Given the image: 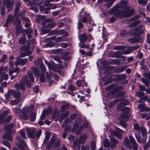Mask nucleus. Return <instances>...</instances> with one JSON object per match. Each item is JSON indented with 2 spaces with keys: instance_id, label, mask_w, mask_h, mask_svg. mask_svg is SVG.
Listing matches in <instances>:
<instances>
[{
  "instance_id": "nucleus-1",
  "label": "nucleus",
  "mask_w": 150,
  "mask_h": 150,
  "mask_svg": "<svg viewBox=\"0 0 150 150\" xmlns=\"http://www.w3.org/2000/svg\"><path fill=\"white\" fill-rule=\"evenodd\" d=\"M127 1H121L117 4L111 8L109 13L111 14H114L120 18L130 16L134 13L133 9H130L128 6Z\"/></svg>"
},
{
  "instance_id": "nucleus-2",
  "label": "nucleus",
  "mask_w": 150,
  "mask_h": 150,
  "mask_svg": "<svg viewBox=\"0 0 150 150\" xmlns=\"http://www.w3.org/2000/svg\"><path fill=\"white\" fill-rule=\"evenodd\" d=\"M27 74L28 75L23 76L22 81H20L19 83H16L15 85L16 88L18 89H21L23 90L24 89L25 85H26L28 87H30L31 86L30 81L32 82L34 81V77L30 71L27 72Z\"/></svg>"
},
{
  "instance_id": "nucleus-3",
  "label": "nucleus",
  "mask_w": 150,
  "mask_h": 150,
  "mask_svg": "<svg viewBox=\"0 0 150 150\" xmlns=\"http://www.w3.org/2000/svg\"><path fill=\"white\" fill-rule=\"evenodd\" d=\"M14 125L13 124H10L5 127L6 132L2 136V137L5 139L11 141L12 140V138L11 135L12 133L15 132L13 129Z\"/></svg>"
},
{
  "instance_id": "nucleus-4",
  "label": "nucleus",
  "mask_w": 150,
  "mask_h": 150,
  "mask_svg": "<svg viewBox=\"0 0 150 150\" xmlns=\"http://www.w3.org/2000/svg\"><path fill=\"white\" fill-rule=\"evenodd\" d=\"M16 144L17 146L22 150H28L26 143L20 136L16 138Z\"/></svg>"
},
{
  "instance_id": "nucleus-5",
  "label": "nucleus",
  "mask_w": 150,
  "mask_h": 150,
  "mask_svg": "<svg viewBox=\"0 0 150 150\" xmlns=\"http://www.w3.org/2000/svg\"><path fill=\"white\" fill-rule=\"evenodd\" d=\"M87 138V135L83 134L79 137V141H75L73 144V147L75 150H80V146L81 144L83 143L86 140Z\"/></svg>"
},
{
  "instance_id": "nucleus-6",
  "label": "nucleus",
  "mask_w": 150,
  "mask_h": 150,
  "mask_svg": "<svg viewBox=\"0 0 150 150\" xmlns=\"http://www.w3.org/2000/svg\"><path fill=\"white\" fill-rule=\"evenodd\" d=\"M143 27V26L142 25H139L137 28L131 30L129 31V34H133L135 35L136 34L139 35L143 33H144L143 30L141 29Z\"/></svg>"
},
{
  "instance_id": "nucleus-7",
  "label": "nucleus",
  "mask_w": 150,
  "mask_h": 150,
  "mask_svg": "<svg viewBox=\"0 0 150 150\" xmlns=\"http://www.w3.org/2000/svg\"><path fill=\"white\" fill-rule=\"evenodd\" d=\"M124 110H126V112H123L121 114L119 117L120 120H122L125 121H127L129 119V117L130 116L128 113L129 110L128 108L127 107H125L123 108Z\"/></svg>"
},
{
  "instance_id": "nucleus-8",
  "label": "nucleus",
  "mask_w": 150,
  "mask_h": 150,
  "mask_svg": "<svg viewBox=\"0 0 150 150\" xmlns=\"http://www.w3.org/2000/svg\"><path fill=\"white\" fill-rule=\"evenodd\" d=\"M41 21H42H42L50 22L53 21V20L52 18H46V16L45 15H38L36 18V22L38 23H39Z\"/></svg>"
},
{
  "instance_id": "nucleus-9",
  "label": "nucleus",
  "mask_w": 150,
  "mask_h": 150,
  "mask_svg": "<svg viewBox=\"0 0 150 150\" xmlns=\"http://www.w3.org/2000/svg\"><path fill=\"white\" fill-rule=\"evenodd\" d=\"M134 36V37L130 38L128 40V41L132 43H139L142 41V38L139 35L136 34L135 35L133 34H131Z\"/></svg>"
},
{
  "instance_id": "nucleus-10",
  "label": "nucleus",
  "mask_w": 150,
  "mask_h": 150,
  "mask_svg": "<svg viewBox=\"0 0 150 150\" xmlns=\"http://www.w3.org/2000/svg\"><path fill=\"white\" fill-rule=\"evenodd\" d=\"M126 76L125 74H122L115 76V79L118 81L120 80L122 81V83L123 84H127L128 81L126 80Z\"/></svg>"
},
{
  "instance_id": "nucleus-11",
  "label": "nucleus",
  "mask_w": 150,
  "mask_h": 150,
  "mask_svg": "<svg viewBox=\"0 0 150 150\" xmlns=\"http://www.w3.org/2000/svg\"><path fill=\"white\" fill-rule=\"evenodd\" d=\"M111 89L114 90L115 92H117L119 91L124 89L123 86H121L115 87V85L112 84L108 86L106 88V90L108 91Z\"/></svg>"
},
{
  "instance_id": "nucleus-12",
  "label": "nucleus",
  "mask_w": 150,
  "mask_h": 150,
  "mask_svg": "<svg viewBox=\"0 0 150 150\" xmlns=\"http://www.w3.org/2000/svg\"><path fill=\"white\" fill-rule=\"evenodd\" d=\"M53 21L50 22H42V26L45 28H52L57 25L56 23L52 22Z\"/></svg>"
},
{
  "instance_id": "nucleus-13",
  "label": "nucleus",
  "mask_w": 150,
  "mask_h": 150,
  "mask_svg": "<svg viewBox=\"0 0 150 150\" xmlns=\"http://www.w3.org/2000/svg\"><path fill=\"white\" fill-rule=\"evenodd\" d=\"M36 131L34 129H26L27 134L30 138H35Z\"/></svg>"
},
{
  "instance_id": "nucleus-14",
  "label": "nucleus",
  "mask_w": 150,
  "mask_h": 150,
  "mask_svg": "<svg viewBox=\"0 0 150 150\" xmlns=\"http://www.w3.org/2000/svg\"><path fill=\"white\" fill-rule=\"evenodd\" d=\"M129 137L130 143L132 146V148L134 150H137V145L135 139L132 136L130 135H129Z\"/></svg>"
},
{
  "instance_id": "nucleus-15",
  "label": "nucleus",
  "mask_w": 150,
  "mask_h": 150,
  "mask_svg": "<svg viewBox=\"0 0 150 150\" xmlns=\"http://www.w3.org/2000/svg\"><path fill=\"white\" fill-rule=\"evenodd\" d=\"M59 113V110L55 109L52 114V118L54 119L55 122L57 121L58 120Z\"/></svg>"
},
{
  "instance_id": "nucleus-16",
  "label": "nucleus",
  "mask_w": 150,
  "mask_h": 150,
  "mask_svg": "<svg viewBox=\"0 0 150 150\" xmlns=\"http://www.w3.org/2000/svg\"><path fill=\"white\" fill-rule=\"evenodd\" d=\"M116 129L117 131L120 134H117L113 131L110 130V132L112 134L117 137L118 138L120 139L122 137L121 134H123L124 131L122 130L121 129L118 128H117Z\"/></svg>"
},
{
  "instance_id": "nucleus-17",
  "label": "nucleus",
  "mask_w": 150,
  "mask_h": 150,
  "mask_svg": "<svg viewBox=\"0 0 150 150\" xmlns=\"http://www.w3.org/2000/svg\"><path fill=\"white\" fill-rule=\"evenodd\" d=\"M56 140H57L56 136L55 135L53 136L51 138L50 142H48L47 143L46 146V148L48 149H50L55 142Z\"/></svg>"
},
{
  "instance_id": "nucleus-18",
  "label": "nucleus",
  "mask_w": 150,
  "mask_h": 150,
  "mask_svg": "<svg viewBox=\"0 0 150 150\" xmlns=\"http://www.w3.org/2000/svg\"><path fill=\"white\" fill-rule=\"evenodd\" d=\"M122 54V53L119 51L110 52L109 53V56L112 57L119 58Z\"/></svg>"
},
{
  "instance_id": "nucleus-19",
  "label": "nucleus",
  "mask_w": 150,
  "mask_h": 150,
  "mask_svg": "<svg viewBox=\"0 0 150 150\" xmlns=\"http://www.w3.org/2000/svg\"><path fill=\"white\" fill-rule=\"evenodd\" d=\"M33 33L32 30L31 29H27L24 30L22 33L24 35H25L27 34V37L29 39H30L31 38L32 35L31 34Z\"/></svg>"
},
{
  "instance_id": "nucleus-20",
  "label": "nucleus",
  "mask_w": 150,
  "mask_h": 150,
  "mask_svg": "<svg viewBox=\"0 0 150 150\" xmlns=\"http://www.w3.org/2000/svg\"><path fill=\"white\" fill-rule=\"evenodd\" d=\"M141 132L143 137L142 139V142L144 144L146 142L147 138V136L146 135V129L144 128L142 129L141 130Z\"/></svg>"
},
{
  "instance_id": "nucleus-21",
  "label": "nucleus",
  "mask_w": 150,
  "mask_h": 150,
  "mask_svg": "<svg viewBox=\"0 0 150 150\" xmlns=\"http://www.w3.org/2000/svg\"><path fill=\"white\" fill-rule=\"evenodd\" d=\"M69 111H67L66 112L61 114L59 118V121L60 122H62L65 117H68L69 115Z\"/></svg>"
},
{
  "instance_id": "nucleus-22",
  "label": "nucleus",
  "mask_w": 150,
  "mask_h": 150,
  "mask_svg": "<svg viewBox=\"0 0 150 150\" xmlns=\"http://www.w3.org/2000/svg\"><path fill=\"white\" fill-rule=\"evenodd\" d=\"M87 35L85 33H83L79 37V40L81 43L84 44L87 40Z\"/></svg>"
},
{
  "instance_id": "nucleus-23",
  "label": "nucleus",
  "mask_w": 150,
  "mask_h": 150,
  "mask_svg": "<svg viewBox=\"0 0 150 150\" xmlns=\"http://www.w3.org/2000/svg\"><path fill=\"white\" fill-rule=\"evenodd\" d=\"M123 144L126 147H129V148H132V146L131 143L129 142L127 137H126L124 138Z\"/></svg>"
},
{
  "instance_id": "nucleus-24",
  "label": "nucleus",
  "mask_w": 150,
  "mask_h": 150,
  "mask_svg": "<svg viewBox=\"0 0 150 150\" xmlns=\"http://www.w3.org/2000/svg\"><path fill=\"white\" fill-rule=\"evenodd\" d=\"M123 144L126 147H129V148H132V146L131 143L129 142L127 137H126L124 138Z\"/></svg>"
},
{
  "instance_id": "nucleus-25",
  "label": "nucleus",
  "mask_w": 150,
  "mask_h": 150,
  "mask_svg": "<svg viewBox=\"0 0 150 150\" xmlns=\"http://www.w3.org/2000/svg\"><path fill=\"white\" fill-rule=\"evenodd\" d=\"M22 112L23 116L21 117V118L24 120H27L28 118V116L27 115V113L28 111L26 110V108H23L22 109Z\"/></svg>"
},
{
  "instance_id": "nucleus-26",
  "label": "nucleus",
  "mask_w": 150,
  "mask_h": 150,
  "mask_svg": "<svg viewBox=\"0 0 150 150\" xmlns=\"http://www.w3.org/2000/svg\"><path fill=\"white\" fill-rule=\"evenodd\" d=\"M111 147L112 149H114L116 146V144L118 143L117 141L114 138L112 137L110 139Z\"/></svg>"
},
{
  "instance_id": "nucleus-27",
  "label": "nucleus",
  "mask_w": 150,
  "mask_h": 150,
  "mask_svg": "<svg viewBox=\"0 0 150 150\" xmlns=\"http://www.w3.org/2000/svg\"><path fill=\"white\" fill-rule=\"evenodd\" d=\"M5 72H3L1 74H0V82L1 83L4 80H7L8 79V76L7 74H5Z\"/></svg>"
},
{
  "instance_id": "nucleus-28",
  "label": "nucleus",
  "mask_w": 150,
  "mask_h": 150,
  "mask_svg": "<svg viewBox=\"0 0 150 150\" xmlns=\"http://www.w3.org/2000/svg\"><path fill=\"white\" fill-rule=\"evenodd\" d=\"M13 5V2L11 1H8L6 3V8L8 9V12L11 11L12 8V6Z\"/></svg>"
},
{
  "instance_id": "nucleus-29",
  "label": "nucleus",
  "mask_w": 150,
  "mask_h": 150,
  "mask_svg": "<svg viewBox=\"0 0 150 150\" xmlns=\"http://www.w3.org/2000/svg\"><path fill=\"white\" fill-rule=\"evenodd\" d=\"M11 93L15 98L19 97L21 96V94L17 90H11L10 91Z\"/></svg>"
},
{
  "instance_id": "nucleus-30",
  "label": "nucleus",
  "mask_w": 150,
  "mask_h": 150,
  "mask_svg": "<svg viewBox=\"0 0 150 150\" xmlns=\"http://www.w3.org/2000/svg\"><path fill=\"white\" fill-rule=\"evenodd\" d=\"M88 125V123L87 122H85L80 127L77 131V133L81 132L84 128H86Z\"/></svg>"
},
{
  "instance_id": "nucleus-31",
  "label": "nucleus",
  "mask_w": 150,
  "mask_h": 150,
  "mask_svg": "<svg viewBox=\"0 0 150 150\" xmlns=\"http://www.w3.org/2000/svg\"><path fill=\"white\" fill-rule=\"evenodd\" d=\"M128 67V66L127 65H126L123 67H118L116 69V72L117 73L122 72L123 71H124L126 68Z\"/></svg>"
},
{
  "instance_id": "nucleus-32",
  "label": "nucleus",
  "mask_w": 150,
  "mask_h": 150,
  "mask_svg": "<svg viewBox=\"0 0 150 150\" xmlns=\"http://www.w3.org/2000/svg\"><path fill=\"white\" fill-rule=\"evenodd\" d=\"M85 16L82 19V21L83 23H86L87 20L89 21L91 20V17L89 16L88 13H85Z\"/></svg>"
},
{
  "instance_id": "nucleus-33",
  "label": "nucleus",
  "mask_w": 150,
  "mask_h": 150,
  "mask_svg": "<svg viewBox=\"0 0 150 150\" xmlns=\"http://www.w3.org/2000/svg\"><path fill=\"white\" fill-rule=\"evenodd\" d=\"M43 2L42 0H32V6L33 5L36 6H39Z\"/></svg>"
},
{
  "instance_id": "nucleus-34",
  "label": "nucleus",
  "mask_w": 150,
  "mask_h": 150,
  "mask_svg": "<svg viewBox=\"0 0 150 150\" xmlns=\"http://www.w3.org/2000/svg\"><path fill=\"white\" fill-rule=\"evenodd\" d=\"M8 114V111L7 110L3 112V113L0 115V125L2 123L4 118Z\"/></svg>"
},
{
  "instance_id": "nucleus-35",
  "label": "nucleus",
  "mask_w": 150,
  "mask_h": 150,
  "mask_svg": "<svg viewBox=\"0 0 150 150\" xmlns=\"http://www.w3.org/2000/svg\"><path fill=\"white\" fill-rule=\"evenodd\" d=\"M69 52H68L66 51L63 53L62 54V58L64 60L67 61L69 59Z\"/></svg>"
},
{
  "instance_id": "nucleus-36",
  "label": "nucleus",
  "mask_w": 150,
  "mask_h": 150,
  "mask_svg": "<svg viewBox=\"0 0 150 150\" xmlns=\"http://www.w3.org/2000/svg\"><path fill=\"white\" fill-rule=\"evenodd\" d=\"M32 54V52L27 50H25L24 52H22L21 53L20 57H25L26 56H28Z\"/></svg>"
},
{
  "instance_id": "nucleus-37",
  "label": "nucleus",
  "mask_w": 150,
  "mask_h": 150,
  "mask_svg": "<svg viewBox=\"0 0 150 150\" xmlns=\"http://www.w3.org/2000/svg\"><path fill=\"white\" fill-rule=\"evenodd\" d=\"M115 0H104V1L105 3H108L105 5L107 8L111 7L113 4Z\"/></svg>"
},
{
  "instance_id": "nucleus-38",
  "label": "nucleus",
  "mask_w": 150,
  "mask_h": 150,
  "mask_svg": "<svg viewBox=\"0 0 150 150\" xmlns=\"http://www.w3.org/2000/svg\"><path fill=\"white\" fill-rule=\"evenodd\" d=\"M141 22V20L136 21L134 22H133L129 24L128 26L129 27L131 28L134 27L139 24Z\"/></svg>"
},
{
  "instance_id": "nucleus-39",
  "label": "nucleus",
  "mask_w": 150,
  "mask_h": 150,
  "mask_svg": "<svg viewBox=\"0 0 150 150\" xmlns=\"http://www.w3.org/2000/svg\"><path fill=\"white\" fill-rule=\"evenodd\" d=\"M31 70L35 76L39 75V70L37 67H33L31 68Z\"/></svg>"
},
{
  "instance_id": "nucleus-40",
  "label": "nucleus",
  "mask_w": 150,
  "mask_h": 150,
  "mask_svg": "<svg viewBox=\"0 0 150 150\" xmlns=\"http://www.w3.org/2000/svg\"><path fill=\"white\" fill-rule=\"evenodd\" d=\"M67 39H64L63 38V36H61L57 37L56 38L55 40V42H58L61 41H67Z\"/></svg>"
},
{
  "instance_id": "nucleus-41",
  "label": "nucleus",
  "mask_w": 150,
  "mask_h": 150,
  "mask_svg": "<svg viewBox=\"0 0 150 150\" xmlns=\"http://www.w3.org/2000/svg\"><path fill=\"white\" fill-rule=\"evenodd\" d=\"M36 115L35 113L34 112L31 113L29 116L30 120L32 122L35 121L36 119Z\"/></svg>"
},
{
  "instance_id": "nucleus-42",
  "label": "nucleus",
  "mask_w": 150,
  "mask_h": 150,
  "mask_svg": "<svg viewBox=\"0 0 150 150\" xmlns=\"http://www.w3.org/2000/svg\"><path fill=\"white\" fill-rule=\"evenodd\" d=\"M26 40L25 35H24L19 40V43L20 44H23L25 43Z\"/></svg>"
},
{
  "instance_id": "nucleus-43",
  "label": "nucleus",
  "mask_w": 150,
  "mask_h": 150,
  "mask_svg": "<svg viewBox=\"0 0 150 150\" xmlns=\"http://www.w3.org/2000/svg\"><path fill=\"white\" fill-rule=\"evenodd\" d=\"M68 104L67 103H65L62 106L61 109V111L62 112H64L66 109L68 108Z\"/></svg>"
},
{
  "instance_id": "nucleus-44",
  "label": "nucleus",
  "mask_w": 150,
  "mask_h": 150,
  "mask_svg": "<svg viewBox=\"0 0 150 150\" xmlns=\"http://www.w3.org/2000/svg\"><path fill=\"white\" fill-rule=\"evenodd\" d=\"M141 81L146 86L148 87L149 86V83L147 79L145 78H143L142 79Z\"/></svg>"
},
{
  "instance_id": "nucleus-45",
  "label": "nucleus",
  "mask_w": 150,
  "mask_h": 150,
  "mask_svg": "<svg viewBox=\"0 0 150 150\" xmlns=\"http://www.w3.org/2000/svg\"><path fill=\"white\" fill-rule=\"evenodd\" d=\"M52 111V109L50 107H49L48 109L45 110L44 111V113L47 115H50Z\"/></svg>"
},
{
  "instance_id": "nucleus-46",
  "label": "nucleus",
  "mask_w": 150,
  "mask_h": 150,
  "mask_svg": "<svg viewBox=\"0 0 150 150\" xmlns=\"http://www.w3.org/2000/svg\"><path fill=\"white\" fill-rule=\"evenodd\" d=\"M134 129L137 131L138 133L140 132V127L138 124L136 123L134 125Z\"/></svg>"
},
{
  "instance_id": "nucleus-47",
  "label": "nucleus",
  "mask_w": 150,
  "mask_h": 150,
  "mask_svg": "<svg viewBox=\"0 0 150 150\" xmlns=\"http://www.w3.org/2000/svg\"><path fill=\"white\" fill-rule=\"evenodd\" d=\"M63 68V67L61 65H59L58 67H56L55 68V71L56 72H58L61 75H62L61 74V69H62Z\"/></svg>"
},
{
  "instance_id": "nucleus-48",
  "label": "nucleus",
  "mask_w": 150,
  "mask_h": 150,
  "mask_svg": "<svg viewBox=\"0 0 150 150\" xmlns=\"http://www.w3.org/2000/svg\"><path fill=\"white\" fill-rule=\"evenodd\" d=\"M111 62L112 64L116 65H119L121 62V60L116 59H112Z\"/></svg>"
},
{
  "instance_id": "nucleus-49",
  "label": "nucleus",
  "mask_w": 150,
  "mask_h": 150,
  "mask_svg": "<svg viewBox=\"0 0 150 150\" xmlns=\"http://www.w3.org/2000/svg\"><path fill=\"white\" fill-rule=\"evenodd\" d=\"M18 59L19 63L22 65H25L27 61V59L25 58L23 59Z\"/></svg>"
},
{
  "instance_id": "nucleus-50",
  "label": "nucleus",
  "mask_w": 150,
  "mask_h": 150,
  "mask_svg": "<svg viewBox=\"0 0 150 150\" xmlns=\"http://www.w3.org/2000/svg\"><path fill=\"white\" fill-rule=\"evenodd\" d=\"M7 20L9 22H10V23H13L14 21V19L13 18V16L11 14L9 15L7 19Z\"/></svg>"
},
{
  "instance_id": "nucleus-51",
  "label": "nucleus",
  "mask_w": 150,
  "mask_h": 150,
  "mask_svg": "<svg viewBox=\"0 0 150 150\" xmlns=\"http://www.w3.org/2000/svg\"><path fill=\"white\" fill-rule=\"evenodd\" d=\"M132 52L131 50L130 49V48L129 47L127 50H125L122 52H121L122 54H130Z\"/></svg>"
},
{
  "instance_id": "nucleus-52",
  "label": "nucleus",
  "mask_w": 150,
  "mask_h": 150,
  "mask_svg": "<svg viewBox=\"0 0 150 150\" xmlns=\"http://www.w3.org/2000/svg\"><path fill=\"white\" fill-rule=\"evenodd\" d=\"M118 101V100L117 99L111 102L109 105V108H111L115 105Z\"/></svg>"
},
{
  "instance_id": "nucleus-53",
  "label": "nucleus",
  "mask_w": 150,
  "mask_h": 150,
  "mask_svg": "<svg viewBox=\"0 0 150 150\" xmlns=\"http://www.w3.org/2000/svg\"><path fill=\"white\" fill-rule=\"evenodd\" d=\"M45 28V27H44L43 26L42 28L41 33L42 35L47 34L49 32V30L48 29H43Z\"/></svg>"
},
{
  "instance_id": "nucleus-54",
  "label": "nucleus",
  "mask_w": 150,
  "mask_h": 150,
  "mask_svg": "<svg viewBox=\"0 0 150 150\" xmlns=\"http://www.w3.org/2000/svg\"><path fill=\"white\" fill-rule=\"evenodd\" d=\"M60 145V141L58 139L57 140H56L55 142L53 145L54 147H57L59 146Z\"/></svg>"
},
{
  "instance_id": "nucleus-55",
  "label": "nucleus",
  "mask_w": 150,
  "mask_h": 150,
  "mask_svg": "<svg viewBox=\"0 0 150 150\" xmlns=\"http://www.w3.org/2000/svg\"><path fill=\"white\" fill-rule=\"evenodd\" d=\"M91 150H95L96 147L95 143L94 142H92L90 145Z\"/></svg>"
},
{
  "instance_id": "nucleus-56",
  "label": "nucleus",
  "mask_w": 150,
  "mask_h": 150,
  "mask_svg": "<svg viewBox=\"0 0 150 150\" xmlns=\"http://www.w3.org/2000/svg\"><path fill=\"white\" fill-rule=\"evenodd\" d=\"M20 102V100L19 99H16L12 100L11 102V104L12 106L14 105H16L18 104Z\"/></svg>"
},
{
  "instance_id": "nucleus-57",
  "label": "nucleus",
  "mask_w": 150,
  "mask_h": 150,
  "mask_svg": "<svg viewBox=\"0 0 150 150\" xmlns=\"http://www.w3.org/2000/svg\"><path fill=\"white\" fill-rule=\"evenodd\" d=\"M138 2L139 4L145 5L147 3V0H138Z\"/></svg>"
},
{
  "instance_id": "nucleus-58",
  "label": "nucleus",
  "mask_w": 150,
  "mask_h": 150,
  "mask_svg": "<svg viewBox=\"0 0 150 150\" xmlns=\"http://www.w3.org/2000/svg\"><path fill=\"white\" fill-rule=\"evenodd\" d=\"M136 95L139 98H141L144 96L145 93L143 92H138L136 93Z\"/></svg>"
},
{
  "instance_id": "nucleus-59",
  "label": "nucleus",
  "mask_w": 150,
  "mask_h": 150,
  "mask_svg": "<svg viewBox=\"0 0 150 150\" xmlns=\"http://www.w3.org/2000/svg\"><path fill=\"white\" fill-rule=\"evenodd\" d=\"M121 104H122L124 105H127L129 104V102L128 100L126 99L121 100L120 101Z\"/></svg>"
},
{
  "instance_id": "nucleus-60",
  "label": "nucleus",
  "mask_w": 150,
  "mask_h": 150,
  "mask_svg": "<svg viewBox=\"0 0 150 150\" xmlns=\"http://www.w3.org/2000/svg\"><path fill=\"white\" fill-rule=\"evenodd\" d=\"M120 124L123 127L125 128L127 126V125L125 122L123 120L122 121V120H120Z\"/></svg>"
},
{
  "instance_id": "nucleus-61",
  "label": "nucleus",
  "mask_w": 150,
  "mask_h": 150,
  "mask_svg": "<svg viewBox=\"0 0 150 150\" xmlns=\"http://www.w3.org/2000/svg\"><path fill=\"white\" fill-rule=\"evenodd\" d=\"M145 104H140L138 105V107L139 109H141L140 112H143V110L144 109Z\"/></svg>"
},
{
  "instance_id": "nucleus-62",
  "label": "nucleus",
  "mask_w": 150,
  "mask_h": 150,
  "mask_svg": "<svg viewBox=\"0 0 150 150\" xmlns=\"http://www.w3.org/2000/svg\"><path fill=\"white\" fill-rule=\"evenodd\" d=\"M3 144L5 146H6L8 147L9 148H10L11 146L9 143L6 141H4L3 142Z\"/></svg>"
},
{
  "instance_id": "nucleus-63",
  "label": "nucleus",
  "mask_w": 150,
  "mask_h": 150,
  "mask_svg": "<svg viewBox=\"0 0 150 150\" xmlns=\"http://www.w3.org/2000/svg\"><path fill=\"white\" fill-rule=\"evenodd\" d=\"M53 59L59 63H60L61 62L60 58L57 56H54Z\"/></svg>"
},
{
  "instance_id": "nucleus-64",
  "label": "nucleus",
  "mask_w": 150,
  "mask_h": 150,
  "mask_svg": "<svg viewBox=\"0 0 150 150\" xmlns=\"http://www.w3.org/2000/svg\"><path fill=\"white\" fill-rule=\"evenodd\" d=\"M89 147L88 146H81V150H89Z\"/></svg>"
}]
</instances>
